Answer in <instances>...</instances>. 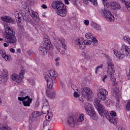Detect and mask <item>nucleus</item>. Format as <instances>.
<instances>
[{
	"label": "nucleus",
	"instance_id": "nucleus-1",
	"mask_svg": "<svg viewBox=\"0 0 130 130\" xmlns=\"http://www.w3.org/2000/svg\"><path fill=\"white\" fill-rule=\"evenodd\" d=\"M4 30L6 32L5 42L7 43H16L17 42V38L15 36V32L13 31V29L9 27L8 24L4 25Z\"/></svg>",
	"mask_w": 130,
	"mask_h": 130
},
{
	"label": "nucleus",
	"instance_id": "nucleus-2",
	"mask_svg": "<svg viewBox=\"0 0 130 130\" xmlns=\"http://www.w3.org/2000/svg\"><path fill=\"white\" fill-rule=\"evenodd\" d=\"M52 8L56 9V13L60 17H66L67 16V9L64 5L60 1H54L52 3Z\"/></svg>",
	"mask_w": 130,
	"mask_h": 130
},
{
	"label": "nucleus",
	"instance_id": "nucleus-3",
	"mask_svg": "<svg viewBox=\"0 0 130 130\" xmlns=\"http://www.w3.org/2000/svg\"><path fill=\"white\" fill-rule=\"evenodd\" d=\"M49 74L47 73H44V77L45 80L47 82V85L48 89H52V86H53V81H55L57 77V73L53 70H50L49 71Z\"/></svg>",
	"mask_w": 130,
	"mask_h": 130
},
{
	"label": "nucleus",
	"instance_id": "nucleus-4",
	"mask_svg": "<svg viewBox=\"0 0 130 130\" xmlns=\"http://www.w3.org/2000/svg\"><path fill=\"white\" fill-rule=\"evenodd\" d=\"M113 51L118 59H122L123 57H125V56L127 57L128 55L130 54V47L126 46V45H123L119 51L114 49Z\"/></svg>",
	"mask_w": 130,
	"mask_h": 130
},
{
	"label": "nucleus",
	"instance_id": "nucleus-5",
	"mask_svg": "<svg viewBox=\"0 0 130 130\" xmlns=\"http://www.w3.org/2000/svg\"><path fill=\"white\" fill-rule=\"evenodd\" d=\"M54 45L56 48L55 51L56 54H58L60 52L61 48H63L64 50L67 49V44H66V40L64 39L58 38V39L53 38V39Z\"/></svg>",
	"mask_w": 130,
	"mask_h": 130
},
{
	"label": "nucleus",
	"instance_id": "nucleus-6",
	"mask_svg": "<svg viewBox=\"0 0 130 130\" xmlns=\"http://www.w3.org/2000/svg\"><path fill=\"white\" fill-rule=\"evenodd\" d=\"M98 110L101 116H105V117H106L110 122L115 123V122L117 121V118L110 117L108 113V111L105 109V107L104 106H101L100 108Z\"/></svg>",
	"mask_w": 130,
	"mask_h": 130
},
{
	"label": "nucleus",
	"instance_id": "nucleus-7",
	"mask_svg": "<svg viewBox=\"0 0 130 130\" xmlns=\"http://www.w3.org/2000/svg\"><path fill=\"white\" fill-rule=\"evenodd\" d=\"M24 75H25V71L21 70L19 72V74H13L12 75V80L15 81L16 83H21L22 80L24 79Z\"/></svg>",
	"mask_w": 130,
	"mask_h": 130
},
{
	"label": "nucleus",
	"instance_id": "nucleus-8",
	"mask_svg": "<svg viewBox=\"0 0 130 130\" xmlns=\"http://www.w3.org/2000/svg\"><path fill=\"white\" fill-rule=\"evenodd\" d=\"M50 46L51 45L49 43H43V46H41L39 48L40 53H41V54H43V55L47 54V49H49Z\"/></svg>",
	"mask_w": 130,
	"mask_h": 130
},
{
	"label": "nucleus",
	"instance_id": "nucleus-9",
	"mask_svg": "<svg viewBox=\"0 0 130 130\" xmlns=\"http://www.w3.org/2000/svg\"><path fill=\"white\" fill-rule=\"evenodd\" d=\"M104 15L105 16L107 21L108 22H114V16L111 14V12L109 10L105 9L103 11Z\"/></svg>",
	"mask_w": 130,
	"mask_h": 130
},
{
	"label": "nucleus",
	"instance_id": "nucleus-10",
	"mask_svg": "<svg viewBox=\"0 0 130 130\" xmlns=\"http://www.w3.org/2000/svg\"><path fill=\"white\" fill-rule=\"evenodd\" d=\"M28 12L30 17L34 19V21L37 22V23L39 22V17H38V13L37 12H35L31 8H28Z\"/></svg>",
	"mask_w": 130,
	"mask_h": 130
},
{
	"label": "nucleus",
	"instance_id": "nucleus-11",
	"mask_svg": "<svg viewBox=\"0 0 130 130\" xmlns=\"http://www.w3.org/2000/svg\"><path fill=\"white\" fill-rule=\"evenodd\" d=\"M85 40L83 38H79L76 40V44L80 49L83 50L86 48L85 46Z\"/></svg>",
	"mask_w": 130,
	"mask_h": 130
},
{
	"label": "nucleus",
	"instance_id": "nucleus-12",
	"mask_svg": "<svg viewBox=\"0 0 130 130\" xmlns=\"http://www.w3.org/2000/svg\"><path fill=\"white\" fill-rule=\"evenodd\" d=\"M68 123L70 126L74 127L75 125H77V118L75 117V114L73 117H70L68 120Z\"/></svg>",
	"mask_w": 130,
	"mask_h": 130
},
{
	"label": "nucleus",
	"instance_id": "nucleus-13",
	"mask_svg": "<svg viewBox=\"0 0 130 130\" xmlns=\"http://www.w3.org/2000/svg\"><path fill=\"white\" fill-rule=\"evenodd\" d=\"M82 95L88 96V95H92V91L89 87H84L81 89Z\"/></svg>",
	"mask_w": 130,
	"mask_h": 130
},
{
	"label": "nucleus",
	"instance_id": "nucleus-14",
	"mask_svg": "<svg viewBox=\"0 0 130 130\" xmlns=\"http://www.w3.org/2000/svg\"><path fill=\"white\" fill-rule=\"evenodd\" d=\"M86 112L88 115L92 117V119H97V115L95 113V111L92 108L90 109L86 110Z\"/></svg>",
	"mask_w": 130,
	"mask_h": 130
},
{
	"label": "nucleus",
	"instance_id": "nucleus-15",
	"mask_svg": "<svg viewBox=\"0 0 130 130\" xmlns=\"http://www.w3.org/2000/svg\"><path fill=\"white\" fill-rule=\"evenodd\" d=\"M76 118V123L77 125H79L82 123V121H84V114H81L79 116V114L76 115V116H75Z\"/></svg>",
	"mask_w": 130,
	"mask_h": 130
},
{
	"label": "nucleus",
	"instance_id": "nucleus-16",
	"mask_svg": "<svg viewBox=\"0 0 130 130\" xmlns=\"http://www.w3.org/2000/svg\"><path fill=\"white\" fill-rule=\"evenodd\" d=\"M1 19L2 21H5L7 23H11V24L15 23V19L11 18V17L9 16L2 17Z\"/></svg>",
	"mask_w": 130,
	"mask_h": 130
},
{
	"label": "nucleus",
	"instance_id": "nucleus-17",
	"mask_svg": "<svg viewBox=\"0 0 130 130\" xmlns=\"http://www.w3.org/2000/svg\"><path fill=\"white\" fill-rule=\"evenodd\" d=\"M93 104L96 109L98 110L100 108L101 106H103L102 105H100V100L94 98L93 100Z\"/></svg>",
	"mask_w": 130,
	"mask_h": 130
},
{
	"label": "nucleus",
	"instance_id": "nucleus-18",
	"mask_svg": "<svg viewBox=\"0 0 130 130\" xmlns=\"http://www.w3.org/2000/svg\"><path fill=\"white\" fill-rule=\"evenodd\" d=\"M32 102V99L27 96V99L23 101L22 103L24 106H30V104Z\"/></svg>",
	"mask_w": 130,
	"mask_h": 130
},
{
	"label": "nucleus",
	"instance_id": "nucleus-19",
	"mask_svg": "<svg viewBox=\"0 0 130 130\" xmlns=\"http://www.w3.org/2000/svg\"><path fill=\"white\" fill-rule=\"evenodd\" d=\"M82 106L84 107L85 111L89 109H92V105L87 102H82Z\"/></svg>",
	"mask_w": 130,
	"mask_h": 130
},
{
	"label": "nucleus",
	"instance_id": "nucleus-20",
	"mask_svg": "<svg viewBox=\"0 0 130 130\" xmlns=\"http://www.w3.org/2000/svg\"><path fill=\"white\" fill-rule=\"evenodd\" d=\"M110 5L112 8L115 10H119V9L121 8L120 5H119V3L117 2H111Z\"/></svg>",
	"mask_w": 130,
	"mask_h": 130
},
{
	"label": "nucleus",
	"instance_id": "nucleus-21",
	"mask_svg": "<svg viewBox=\"0 0 130 130\" xmlns=\"http://www.w3.org/2000/svg\"><path fill=\"white\" fill-rule=\"evenodd\" d=\"M107 73L110 75V78H112L113 76H114V73H115V70H114V68H107Z\"/></svg>",
	"mask_w": 130,
	"mask_h": 130
},
{
	"label": "nucleus",
	"instance_id": "nucleus-22",
	"mask_svg": "<svg viewBox=\"0 0 130 130\" xmlns=\"http://www.w3.org/2000/svg\"><path fill=\"white\" fill-rule=\"evenodd\" d=\"M47 114L45 116L46 120H48L50 121L51 120V118H52V112H50L49 113V110H47Z\"/></svg>",
	"mask_w": 130,
	"mask_h": 130
},
{
	"label": "nucleus",
	"instance_id": "nucleus-23",
	"mask_svg": "<svg viewBox=\"0 0 130 130\" xmlns=\"http://www.w3.org/2000/svg\"><path fill=\"white\" fill-rule=\"evenodd\" d=\"M112 93L114 96H116L118 93H119V89L116 87H114L112 89Z\"/></svg>",
	"mask_w": 130,
	"mask_h": 130
},
{
	"label": "nucleus",
	"instance_id": "nucleus-24",
	"mask_svg": "<svg viewBox=\"0 0 130 130\" xmlns=\"http://www.w3.org/2000/svg\"><path fill=\"white\" fill-rule=\"evenodd\" d=\"M107 64V69L114 68V64L112 62V60L110 58L108 59Z\"/></svg>",
	"mask_w": 130,
	"mask_h": 130
},
{
	"label": "nucleus",
	"instance_id": "nucleus-25",
	"mask_svg": "<svg viewBox=\"0 0 130 130\" xmlns=\"http://www.w3.org/2000/svg\"><path fill=\"white\" fill-rule=\"evenodd\" d=\"M43 42L44 43H49L50 45H51V43H50V41H49V38L46 35H45L44 36Z\"/></svg>",
	"mask_w": 130,
	"mask_h": 130
},
{
	"label": "nucleus",
	"instance_id": "nucleus-26",
	"mask_svg": "<svg viewBox=\"0 0 130 130\" xmlns=\"http://www.w3.org/2000/svg\"><path fill=\"white\" fill-rule=\"evenodd\" d=\"M15 17L16 18V20H18L19 22H21V16H22V14L19 13V12L16 11L15 13Z\"/></svg>",
	"mask_w": 130,
	"mask_h": 130
},
{
	"label": "nucleus",
	"instance_id": "nucleus-27",
	"mask_svg": "<svg viewBox=\"0 0 130 130\" xmlns=\"http://www.w3.org/2000/svg\"><path fill=\"white\" fill-rule=\"evenodd\" d=\"M121 3H124L125 4V6L128 11H130V2H126L124 0H120Z\"/></svg>",
	"mask_w": 130,
	"mask_h": 130
},
{
	"label": "nucleus",
	"instance_id": "nucleus-28",
	"mask_svg": "<svg viewBox=\"0 0 130 130\" xmlns=\"http://www.w3.org/2000/svg\"><path fill=\"white\" fill-rule=\"evenodd\" d=\"M98 93L102 94L103 95H108V91H107L106 89H100L99 90V92Z\"/></svg>",
	"mask_w": 130,
	"mask_h": 130
},
{
	"label": "nucleus",
	"instance_id": "nucleus-29",
	"mask_svg": "<svg viewBox=\"0 0 130 130\" xmlns=\"http://www.w3.org/2000/svg\"><path fill=\"white\" fill-rule=\"evenodd\" d=\"M98 96L99 99H101V100H102L103 101H105V100H106V96L107 95L105 94L98 93Z\"/></svg>",
	"mask_w": 130,
	"mask_h": 130
},
{
	"label": "nucleus",
	"instance_id": "nucleus-30",
	"mask_svg": "<svg viewBox=\"0 0 130 130\" xmlns=\"http://www.w3.org/2000/svg\"><path fill=\"white\" fill-rule=\"evenodd\" d=\"M32 117L34 118H36L37 117H39L41 115V114H40V112H38V111H35L32 113Z\"/></svg>",
	"mask_w": 130,
	"mask_h": 130
},
{
	"label": "nucleus",
	"instance_id": "nucleus-31",
	"mask_svg": "<svg viewBox=\"0 0 130 130\" xmlns=\"http://www.w3.org/2000/svg\"><path fill=\"white\" fill-rule=\"evenodd\" d=\"M85 58H87V59H89L92 57L90 51H87L85 52Z\"/></svg>",
	"mask_w": 130,
	"mask_h": 130
},
{
	"label": "nucleus",
	"instance_id": "nucleus-32",
	"mask_svg": "<svg viewBox=\"0 0 130 130\" xmlns=\"http://www.w3.org/2000/svg\"><path fill=\"white\" fill-rule=\"evenodd\" d=\"M92 45L93 46H96L97 44H98V40L96 39V38L93 37L92 39Z\"/></svg>",
	"mask_w": 130,
	"mask_h": 130
},
{
	"label": "nucleus",
	"instance_id": "nucleus-33",
	"mask_svg": "<svg viewBox=\"0 0 130 130\" xmlns=\"http://www.w3.org/2000/svg\"><path fill=\"white\" fill-rule=\"evenodd\" d=\"M0 130H12V129L7 125H3L2 127H0Z\"/></svg>",
	"mask_w": 130,
	"mask_h": 130
},
{
	"label": "nucleus",
	"instance_id": "nucleus-34",
	"mask_svg": "<svg viewBox=\"0 0 130 130\" xmlns=\"http://www.w3.org/2000/svg\"><path fill=\"white\" fill-rule=\"evenodd\" d=\"M85 37L87 39H91V38H93V36L90 32H87L85 34Z\"/></svg>",
	"mask_w": 130,
	"mask_h": 130
},
{
	"label": "nucleus",
	"instance_id": "nucleus-35",
	"mask_svg": "<svg viewBox=\"0 0 130 130\" xmlns=\"http://www.w3.org/2000/svg\"><path fill=\"white\" fill-rule=\"evenodd\" d=\"M125 108L127 111H129L130 110V100L127 101V104L125 105Z\"/></svg>",
	"mask_w": 130,
	"mask_h": 130
},
{
	"label": "nucleus",
	"instance_id": "nucleus-36",
	"mask_svg": "<svg viewBox=\"0 0 130 130\" xmlns=\"http://www.w3.org/2000/svg\"><path fill=\"white\" fill-rule=\"evenodd\" d=\"M111 78H112L111 81L112 82H113V86H114V87H115V86L117 85V82H116V79H115V78H113L112 77Z\"/></svg>",
	"mask_w": 130,
	"mask_h": 130
},
{
	"label": "nucleus",
	"instance_id": "nucleus-37",
	"mask_svg": "<svg viewBox=\"0 0 130 130\" xmlns=\"http://www.w3.org/2000/svg\"><path fill=\"white\" fill-rule=\"evenodd\" d=\"M92 44V41L89 40H86L85 42H84V46L85 45H90Z\"/></svg>",
	"mask_w": 130,
	"mask_h": 130
},
{
	"label": "nucleus",
	"instance_id": "nucleus-38",
	"mask_svg": "<svg viewBox=\"0 0 130 130\" xmlns=\"http://www.w3.org/2000/svg\"><path fill=\"white\" fill-rule=\"evenodd\" d=\"M27 98H28V96H26L24 98V96L22 97H18V99L19 101H24V100H27Z\"/></svg>",
	"mask_w": 130,
	"mask_h": 130
},
{
	"label": "nucleus",
	"instance_id": "nucleus-39",
	"mask_svg": "<svg viewBox=\"0 0 130 130\" xmlns=\"http://www.w3.org/2000/svg\"><path fill=\"white\" fill-rule=\"evenodd\" d=\"M102 2L105 8H108L109 6L107 0H102Z\"/></svg>",
	"mask_w": 130,
	"mask_h": 130
},
{
	"label": "nucleus",
	"instance_id": "nucleus-40",
	"mask_svg": "<svg viewBox=\"0 0 130 130\" xmlns=\"http://www.w3.org/2000/svg\"><path fill=\"white\" fill-rule=\"evenodd\" d=\"M55 96H56V93L54 91H52L50 94V97H51V98H55Z\"/></svg>",
	"mask_w": 130,
	"mask_h": 130
},
{
	"label": "nucleus",
	"instance_id": "nucleus-41",
	"mask_svg": "<svg viewBox=\"0 0 130 130\" xmlns=\"http://www.w3.org/2000/svg\"><path fill=\"white\" fill-rule=\"evenodd\" d=\"M94 28L96 30H101V26L97 24H94Z\"/></svg>",
	"mask_w": 130,
	"mask_h": 130
},
{
	"label": "nucleus",
	"instance_id": "nucleus-42",
	"mask_svg": "<svg viewBox=\"0 0 130 130\" xmlns=\"http://www.w3.org/2000/svg\"><path fill=\"white\" fill-rule=\"evenodd\" d=\"M102 68H103V65L101 64L100 66H98V67H96V69H95V74H98V71H99L100 69H102Z\"/></svg>",
	"mask_w": 130,
	"mask_h": 130
},
{
	"label": "nucleus",
	"instance_id": "nucleus-43",
	"mask_svg": "<svg viewBox=\"0 0 130 130\" xmlns=\"http://www.w3.org/2000/svg\"><path fill=\"white\" fill-rule=\"evenodd\" d=\"M5 60H7V61H10V55H6L3 58Z\"/></svg>",
	"mask_w": 130,
	"mask_h": 130
},
{
	"label": "nucleus",
	"instance_id": "nucleus-44",
	"mask_svg": "<svg viewBox=\"0 0 130 130\" xmlns=\"http://www.w3.org/2000/svg\"><path fill=\"white\" fill-rule=\"evenodd\" d=\"M49 123V121L46 120L44 121L43 124L44 126H47Z\"/></svg>",
	"mask_w": 130,
	"mask_h": 130
},
{
	"label": "nucleus",
	"instance_id": "nucleus-45",
	"mask_svg": "<svg viewBox=\"0 0 130 130\" xmlns=\"http://www.w3.org/2000/svg\"><path fill=\"white\" fill-rule=\"evenodd\" d=\"M96 0H88V2H90V3H93V5L94 6H97V3L95 2Z\"/></svg>",
	"mask_w": 130,
	"mask_h": 130
},
{
	"label": "nucleus",
	"instance_id": "nucleus-46",
	"mask_svg": "<svg viewBox=\"0 0 130 130\" xmlns=\"http://www.w3.org/2000/svg\"><path fill=\"white\" fill-rule=\"evenodd\" d=\"M72 89H73L74 91H76V90H77V91H78V88H77V86H76L75 84H73L71 86Z\"/></svg>",
	"mask_w": 130,
	"mask_h": 130
},
{
	"label": "nucleus",
	"instance_id": "nucleus-47",
	"mask_svg": "<svg viewBox=\"0 0 130 130\" xmlns=\"http://www.w3.org/2000/svg\"><path fill=\"white\" fill-rule=\"evenodd\" d=\"M80 95L79 94H78V92L75 91L74 93V97H75V98H78V97H79Z\"/></svg>",
	"mask_w": 130,
	"mask_h": 130
},
{
	"label": "nucleus",
	"instance_id": "nucleus-48",
	"mask_svg": "<svg viewBox=\"0 0 130 130\" xmlns=\"http://www.w3.org/2000/svg\"><path fill=\"white\" fill-rule=\"evenodd\" d=\"M110 115L112 116L115 117V116L116 115V112H115L114 111H111V113H110Z\"/></svg>",
	"mask_w": 130,
	"mask_h": 130
},
{
	"label": "nucleus",
	"instance_id": "nucleus-49",
	"mask_svg": "<svg viewBox=\"0 0 130 130\" xmlns=\"http://www.w3.org/2000/svg\"><path fill=\"white\" fill-rule=\"evenodd\" d=\"M46 100V102L44 103L43 105V107H45V106H48V103L47 102V100Z\"/></svg>",
	"mask_w": 130,
	"mask_h": 130
},
{
	"label": "nucleus",
	"instance_id": "nucleus-50",
	"mask_svg": "<svg viewBox=\"0 0 130 130\" xmlns=\"http://www.w3.org/2000/svg\"><path fill=\"white\" fill-rule=\"evenodd\" d=\"M84 24L86 26H88L89 25V21L88 20H85Z\"/></svg>",
	"mask_w": 130,
	"mask_h": 130
},
{
	"label": "nucleus",
	"instance_id": "nucleus-51",
	"mask_svg": "<svg viewBox=\"0 0 130 130\" xmlns=\"http://www.w3.org/2000/svg\"><path fill=\"white\" fill-rule=\"evenodd\" d=\"M27 53L28 54V55H32V54H33V51H32L28 50L27 51Z\"/></svg>",
	"mask_w": 130,
	"mask_h": 130
},
{
	"label": "nucleus",
	"instance_id": "nucleus-52",
	"mask_svg": "<svg viewBox=\"0 0 130 130\" xmlns=\"http://www.w3.org/2000/svg\"><path fill=\"white\" fill-rule=\"evenodd\" d=\"M124 40H126V41H127L128 43L130 41V38H127V37H124Z\"/></svg>",
	"mask_w": 130,
	"mask_h": 130
},
{
	"label": "nucleus",
	"instance_id": "nucleus-53",
	"mask_svg": "<svg viewBox=\"0 0 130 130\" xmlns=\"http://www.w3.org/2000/svg\"><path fill=\"white\" fill-rule=\"evenodd\" d=\"M1 54H2V57H3V58H4L5 56H6L7 55L6 54V53H5V52L2 51V52H1Z\"/></svg>",
	"mask_w": 130,
	"mask_h": 130
},
{
	"label": "nucleus",
	"instance_id": "nucleus-54",
	"mask_svg": "<svg viewBox=\"0 0 130 130\" xmlns=\"http://www.w3.org/2000/svg\"><path fill=\"white\" fill-rule=\"evenodd\" d=\"M10 51H11V52H12L13 53H15V52H16L15 49L13 48H10Z\"/></svg>",
	"mask_w": 130,
	"mask_h": 130
},
{
	"label": "nucleus",
	"instance_id": "nucleus-55",
	"mask_svg": "<svg viewBox=\"0 0 130 130\" xmlns=\"http://www.w3.org/2000/svg\"><path fill=\"white\" fill-rule=\"evenodd\" d=\"M60 54H62V55H63V54H66V52L64 51V50H61Z\"/></svg>",
	"mask_w": 130,
	"mask_h": 130
},
{
	"label": "nucleus",
	"instance_id": "nucleus-56",
	"mask_svg": "<svg viewBox=\"0 0 130 130\" xmlns=\"http://www.w3.org/2000/svg\"><path fill=\"white\" fill-rule=\"evenodd\" d=\"M83 3L85 4V5H87L88 4V0H81Z\"/></svg>",
	"mask_w": 130,
	"mask_h": 130
},
{
	"label": "nucleus",
	"instance_id": "nucleus-57",
	"mask_svg": "<svg viewBox=\"0 0 130 130\" xmlns=\"http://www.w3.org/2000/svg\"><path fill=\"white\" fill-rule=\"evenodd\" d=\"M42 8H43V9H47V6L46 5H45V4H43L42 6Z\"/></svg>",
	"mask_w": 130,
	"mask_h": 130
},
{
	"label": "nucleus",
	"instance_id": "nucleus-58",
	"mask_svg": "<svg viewBox=\"0 0 130 130\" xmlns=\"http://www.w3.org/2000/svg\"><path fill=\"white\" fill-rule=\"evenodd\" d=\"M69 1H71V0H64L65 4L66 5H69L70 4V2H69Z\"/></svg>",
	"mask_w": 130,
	"mask_h": 130
},
{
	"label": "nucleus",
	"instance_id": "nucleus-59",
	"mask_svg": "<svg viewBox=\"0 0 130 130\" xmlns=\"http://www.w3.org/2000/svg\"><path fill=\"white\" fill-rule=\"evenodd\" d=\"M107 79V75H105L104 77L103 78V81L105 82V79Z\"/></svg>",
	"mask_w": 130,
	"mask_h": 130
},
{
	"label": "nucleus",
	"instance_id": "nucleus-60",
	"mask_svg": "<svg viewBox=\"0 0 130 130\" xmlns=\"http://www.w3.org/2000/svg\"><path fill=\"white\" fill-rule=\"evenodd\" d=\"M70 55H70L69 52H67V53H66V56H67V57H70Z\"/></svg>",
	"mask_w": 130,
	"mask_h": 130
},
{
	"label": "nucleus",
	"instance_id": "nucleus-61",
	"mask_svg": "<svg viewBox=\"0 0 130 130\" xmlns=\"http://www.w3.org/2000/svg\"><path fill=\"white\" fill-rule=\"evenodd\" d=\"M60 59V58L59 57H57L55 59V61H57Z\"/></svg>",
	"mask_w": 130,
	"mask_h": 130
},
{
	"label": "nucleus",
	"instance_id": "nucleus-62",
	"mask_svg": "<svg viewBox=\"0 0 130 130\" xmlns=\"http://www.w3.org/2000/svg\"><path fill=\"white\" fill-rule=\"evenodd\" d=\"M25 95V93L24 92L22 91L20 92V96H24Z\"/></svg>",
	"mask_w": 130,
	"mask_h": 130
},
{
	"label": "nucleus",
	"instance_id": "nucleus-63",
	"mask_svg": "<svg viewBox=\"0 0 130 130\" xmlns=\"http://www.w3.org/2000/svg\"><path fill=\"white\" fill-rule=\"evenodd\" d=\"M4 45L5 47H8V46H9V44L4 43Z\"/></svg>",
	"mask_w": 130,
	"mask_h": 130
},
{
	"label": "nucleus",
	"instance_id": "nucleus-64",
	"mask_svg": "<svg viewBox=\"0 0 130 130\" xmlns=\"http://www.w3.org/2000/svg\"><path fill=\"white\" fill-rule=\"evenodd\" d=\"M17 52L18 53H21V49H17Z\"/></svg>",
	"mask_w": 130,
	"mask_h": 130
}]
</instances>
